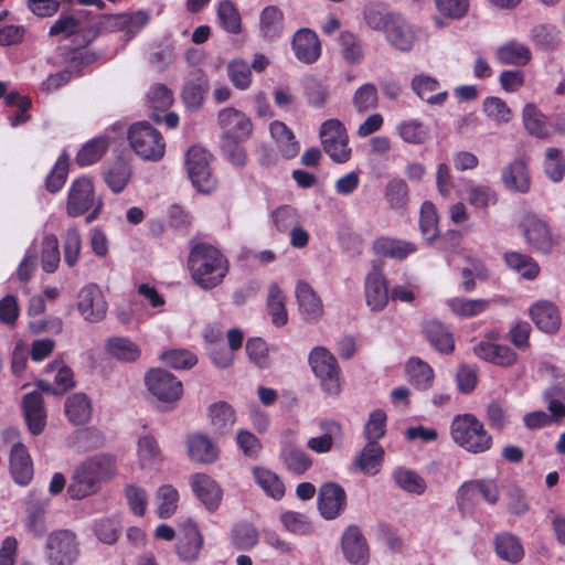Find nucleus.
<instances>
[{"mask_svg":"<svg viewBox=\"0 0 565 565\" xmlns=\"http://www.w3.org/2000/svg\"><path fill=\"white\" fill-rule=\"evenodd\" d=\"M147 97L149 106L153 110L151 118L157 122H160L162 118L157 114V111H166L171 107L173 103L172 92L162 84H154L150 87Z\"/></svg>","mask_w":565,"mask_h":565,"instance_id":"obj_44","label":"nucleus"},{"mask_svg":"<svg viewBox=\"0 0 565 565\" xmlns=\"http://www.w3.org/2000/svg\"><path fill=\"white\" fill-rule=\"evenodd\" d=\"M396 134L404 142L413 146L424 145L430 138L429 127L415 118L399 121L396 125Z\"/></svg>","mask_w":565,"mask_h":565,"instance_id":"obj_31","label":"nucleus"},{"mask_svg":"<svg viewBox=\"0 0 565 565\" xmlns=\"http://www.w3.org/2000/svg\"><path fill=\"white\" fill-rule=\"evenodd\" d=\"M186 452L190 460L203 465L213 463L220 455L217 446L203 434L188 436Z\"/></svg>","mask_w":565,"mask_h":565,"instance_id":"obj_23","label":"nucleus"},{"mask_svg":"<svg viewBox=\"0 0 565 565\" xmlns=\"http://www.w3.org/2000/svg\"><path fill=\"white\" fill-rule=\"evenodd\" d=\"M340 54L349 65H359L364 60V47L360 36L350 31H342L338 39Z\"/></svg>","mask_w":565,"mask_h":565,"instance_id":"obj_33","label":"nucleus"},{"mask_svg":"<svg viewBox=\"0 0 565 565\" xmlns=\"http://www.w3.org/2000/svg\"><path fill=\"white\" fill-rule=\"evenodd\" d=\"M489 301L484 299L451 298L447 301L448 307L457 316L472 317L488 309Z\"/></svg>","mask_w":565,"mask_h":565,"instance_id":"obj_54","label":"nucleus"},{"mask_svg":"<svg viewBox=\"0 0 565 565\" xmlns=\"http://www.w3.org/2000/svg\"><path fill=\"white\" fill-rule=\"evenodd\" d=\"M494 547L498 556L510 563H516L524 556V548L519 537L508 532L495 536Z\"/></svg>","mask_w":565,"mask_h":565,"instance_id":"obj_38","label":"nucleus"},{"mask_svg":"<svg viewBox=\"0 0 565 565\" xmlns=\"http://www.w3.org/2000/svg\"><path fill=\"white\" fill-rule=\"evenodd\" d=\"M9 469L15 483L28 486L31 482L34 475L33 461L22 443H15L11 447Z\"/></svg>","mask_w":565,"mask_h":565,"instance_id":"obj_20","label":"nucleus"},{"mask_svg":"<svg viewBox=\"0 0 565 565\" xmlns=\"http://www.w3.org/2000/svg\"><path fill=\"white\" fill-rule=\"evenodd\" d=\"M128 140L134 151L145 160L158 161L166 150L161 134L147 121H138L130 126Z\"/></svg>","mask_w":565,"mask_h":565,"instance_id":"obj_4","label":"nucleus"},{"mask_svg":"<svg viewBox=\"0 0 565 565\" xmlns=\"http://www.w3.org/2000/svg\"><path fill=\"white\" fill-rule=\"evenodd\" d=\"M23 411L28 424H43L46 419L44 401L38 392L24 395Z\"/></svg>","mask_w":565,"mask_h":565,"instance_id":"obj_55","label":"nucleus"},{"mask_svg":"<svg viewBox=\"0 0 565 565\" xmlns=\"http://www.w3.org/2000/svg\"><path fill=\"white\" fill-rule=\"evenodd\" d=\"M253 476L267 495L275 500H280L284 497L285 486L275 472L263 467H254Z\"/></svg>","mask_w":565,"mask_h":565,"instance_id":"obj_41","label":"nucleus"},{"mask_svg":"<svg viewBox=\"0 0 565 565\" xmlns=\"http://www.w3.org/2000/svg\"><path fill=\"white\" fill-rule=\"evenodd\" d=\"M296 297L299 310L303 318L308 321L318 320L323 313V305L313 290V288L306 281H298L296 286Z\"/></svg>","mask_w":565,"mask_h":565,"instance_id":"obj_27","label":"nucleus"},{"mask_svg":"<svg viewBox=\"0 0 565 565\" xmlns=\"http://www.w3.org/2000/svg\"><path fill=\"white\" fill-rule=\"evenodd\" d=\"M530 316L536 327L546 333L556 332L561 327L557 307L547 300H540L531 306Z\"/></svg>","mask_w":565,"mask_h":565,"instance_id":"obj_25","label":"nucleus"},{"mask_svg":"<svg viewBox=\"0 0 565 565\" xmlns=\"http://www.w3.org/2000/svg\"><path fill=\"white\" fill-rule=\"evenodd\" d=\"M482 110L497 125L507 124L511 120L512 113L510 107L499 97H487L482 103Z\"/></svg>","mask_w":565,"mask_h":565,"instance_id":"obj_58","label":"nucleus"},{"mask_svg":"<svg viewBox=\"0 0 565 565\" xmlns=\"http://www.w3.org/2000/svg\"><path fill=\"white\" fill-rule=\"evenodd\" d=\"M291 46L296 57L306 64L316 62L321 54L319 38L309 29L298 30L294 35Z\"/></svg>","mask_w":565,"mask_h":565,"instance_id":"obj_22","label":"nucleus"},{"mask_svg":"<svg viewBox=\"0 0 565 565\" xmlns=\"http://www.w3.org/2000/svg\"><path fill=\"white\" fill-rule=\"evenodd\" d=\"M273 222L280 233H287L300 223L297 210L290 205H281L271 213Z\"/></svg>","mask_w":565,"mask_h":565,"instance_id":"obj_62","label":"nucleus"},{"mask_svg":"<svg viewBox=\"0 0 565 565\" xmlns=\"http://www.w3.org/2000/svg\"><path fill=\"white\" fill-rule=\"evenodd\" d=\"M117 130L122 131L124 125L116 122L107 128L103 135L87 141L76 154L77 164L87 167L99 161L111 143L109 131Z\"/></svg>","mask_w":565,"mask_h":565,"instance_id":"obj_19","label":"nucleus"},{"mask_svg":"<svg viewBox=\"0 0 565 565\" xmlns=\"http://www.w3.org/2000/svg\"><path fill=\"white\" fill-rule=\"evenodd\" d=\"M156 499L158 501L157 514L160 519H169L175 513L179 503V491L173 486H160Z\"/></svg>","mask_w":565,"mask_h":565,"instance_id":"obj_45","label":"nucleus"},{"mask_svg":"<svg viewBox=\"0 0 565 565\" xmlns=\"http://www.w3.org/2000/svg\"><path fill=\"white\" fill-rule=\"evenodd\" d=\"M67 445L78 452H84L102 447L104 436L96 426H82L68 437Z\"/></svg>","mask_w":565,"mask_h":565,"instance_id":"obj_30","label":"nucleus"},{"mask_svg":"<svg viewBox=\"0 0 565 565\" xmlns=\"http://www.w3.org/2000/svg\"><path fill=\"white\" fill-rule=\"evenodd\" d=\"M280 459L287 470L296 476L303 475L312 465L309 456L300 448L286 445L280 451Z\"/></svg>","mask_w":565,"mask_h":565,"instance_id":"obj_40","label":"nucleus"},{"mask_svg":"<svg viewBox=\"0 0 565 565\" xmlns=\"http://www.w3.org/2000/svg\"><path fill=\"white\" fill-rule=\"evenodd\" d=\"M523 122L525 129L537 138L548 136L546 117L537 109L534 104H526L523 108Z\"/></svg>","mask_w":565,"mask_h":565,"instance_id":"obj_47","label":"nucleus"},{"mask_svg":"<svg viewBox=\"0 0 565 565\" xmlns=\"http://www.w3.org/2000/svg\"><path fill=\"white\" fill-rule=\"evenodd\" d=\"M145 382L149 393L160 403L174 404L182 396L181 381L166 370H150L145 376Z\"/></svg>","mask_w":565,"mask_h":565,"instance_id":"obj_7","label":"nucleus"},{"mask_svg":"<svg viewBox=\"0 0 565 565\" xmlns=\"http://www.w3.org/2000/svg\"><path fill=\"white\" fill-rule=\"evenodd\" d=\"M217 19L221 26L228 33L237 34L242 30V20L235 4L230 0H223L217 7Z\"/></svg>","mask_w":565,"mask_h":565,"instance_id":"obj_49","label":"nucleus"},{"mask_svg":"<svg viewBox=\"0 0 565 565\" xmlns=\"http://www.w3.org/2000/svg\"><path fill=\"white\" fill-rule=\"evenodd\" d=\"M308 362L323 392L331 396L338 395L341 391V370L335 356L324 347H315Z\"/></svg>","mask_w":565,"mask_h":565,"instance_id":"obj_3","label":"nucleus"},{"mask_svg":"<svg viewBox=\"0 0 565 565\" xmlns=\"http://www.w3.org/2000/svg\"><path fill=\"white\" fill-rule=\"evenodd\" d=\"M203 544L204 539L196 523H194L192 520H188L182 523L174 546L175 553L180 561L184 563H193L198 561Z\"/></svg>","mask_w":565,"mask_h":565,"instance_id":"obj_11","label":"nucleus"},{"mask_svg":"<svg viewBox=\"0 0 565 565\" xmlns=\"http://www.w3.org/2000/svg\"><path fill=\"white\" fill-rule=\"evenodd\" d=\"M384 448L381 445L366 444L355 456L353 467L366 476L381 471L384 461Z\"/></svg>","mask_w":565,"mask_h":565,"instance_id":"obj_28","label":"nucleus"},{"mask_svg":"<svg viewBox=\"0 0 565 565\" xmlns=\"http://www.w3.org/2000/svg\"><path fill=\"white\" fill-rule=\"evenodd\" d=\"M103 177L113 192L120 193L131 178V169L126 161L119 159L104 167Z\"/></svg>","mask_w":565,"mask_h":565,"instance_id":"obj_37","label":"nucleus"},{"mask_svg":"<svg viewBox=\"0 0 565 565\" xmlns=\"http://www.w3.org/2000/svg\"><path fill=\"white\" fill-rule=\"evenodd\" d=\"M44 373L52 377V382L36 381L35 385L41 392L61 396L75 386L74 372L63 360L50 362Z\"/></svg>","mask_w":565,"mask_h":565,"instance_id":"obj_10","label":"nucleus"},{"mask_svg":"<svg viewBox=\"0 0 565 565\" xmlns=\"http://www.w3.org/2000/svg\"><path fill=\"white\" fill-rule=\"evenodd\" d=\"M117 473V459L114 455L99 452L88 456L74 469L67 494L72 500H82L97 493L103 483Z\"/></svg>","mask_w":565,"mask_h":565,"instance_id":"obj_1","label":"nucleus"},{"mask_svg":"<svg viewBox=\"0 0 565 565\" xmlns=\"http://www.w3.org/2000/svg\"><path fill=\"white\" fill-rule=\"evenodd\" d=\"M188 267L193 281L204 290L221 285L228 273L227 258L214 246L198 243L192 245Z\"/></svg>","mask_w":565,"mask_h":565,"instance_id":"obj_2","label":"nucleus"},{"mask_svg":"<svg viewBox=\"0 0 565 565\" xmlns=\"http://www.w3.org/2000/svg\"><path fill=\"white\" fill-rule=\"evenodd\" d=\"M437 12L449 20L463 19L470 8V0H434Z\"/></svg>","mask_w":565,"mask_h":565,"instance_id":"obj_60","label":"nucleus"},{"mask_svg":"<svg viewBox=\"0 0 565 565\" xmlns=\"http://www.w3.org/2000/svg\"><path fill=\"white\" fill-rule=\"evenodd\" d=\"M42 246V268L46 273H54L61 259L56 236H44Z\"/></svg>","mask_w":565,"mask_h":565,"instance_id":"obj_61","label":"nucleus"},{"mask_svg":"<svg viewBox=\"0 0 565 565\" xmlns=\"http://www.w3.org/2000/svg\"><path fill=\"white\" fill-rule=\"evenodd\" d=\"M373 247L379 255L401 260L417 250V246L414 243L391 237L377 238Z\"/></svg>","mask_w":565,"mask_h":565,"instance_id":"obj_34","label":"nucleus"},{"mask_svg":"<svg viewBox=\"0 0 565 565\" xmlns=\"http://www.w3.org/2000/svg\"><path fill=\"white\" fill-rule=\"evenodd\" d=\"M504 262L509 268L525 279H534L540 273L539 264L522 253L508 252L504 254Z\"/></svg>","mask_w":565,"mask_h":565,"instance_id":"obj_43","label":"nucleus"},{"mask_svg":"<svg viewBox=\"0 0 565 565\" xmlns=\"http://www.w3.org/2000/svg\"><path fill=\"white\" fill-rule=\"evenodd\" d=\"M439 82L429 75H415L412 78L411 87L413 92L424 102L430 105H443L447 98V90L437 92L439 89Z\"/></svg>","mask_w":565,"mask_h":565,"instance_id":"obj_29","label":"nucleus"},{"mask_svg":"<svg viewBox=\"0 0 565 565\" xmlns=\"http://www.w3.org/2000/svg\"><path fill=\"white\" fill-rule=\"evenodd\" d=\"M77 309L81 316L89 322H98L105 318L107 302L96 284L86 285L79 290Z\"/></svg>","mask_w":565,"mask_h":565,"instance_id":"obj_12","label":"nucleus"},{"mask_svg":"<svg viewBox=\"0 0 565 565\" xmlns=\"http://www.w3.org/2000/svg\"><path fill=\"white\" fill-rule=\"evenodd\" d=\"M364 295L372 311L383 310L390 299L386 278L382 269L374 265L364 279Z\"/></svg>","mask_w":565,"mask_h":565,"instance_id":"obj_16","label":"nucleus"},{"mask_svg":"<svg viewBox=\"0 0 565 565\" xmlns=\"http://www.w3.org/2000/svg\"><path fill=\"white\" fill-rule=\"evenodd\" d=\"M480 502V493L475 480L463 482L457 492V505L462 514L470 515Z\"/></svg>","mask_w":565,"mask_h":565,"instance_id":"obj_52","label":"nucleus"},{"mask_svg":"<svg viewBox=\"0 0 565 565\" xmlns=\"http://www.w3.org/2000/svg\"><path fill=\"white\" fill-rule=\"evenodd\" d=\"M393 479L395 483L404 491L420 495L426 490V481L417 472L397 468L393 472Z\"/></svg>","mask_w":565,"mask_h":565,"instance_id":"obj_48","label":"nucleus"},{"mask_svg":"<svg viewBox=\"0 0 565 565\" xmlns=\"http://www.w3.org/2000/svg\"><path fill=\"white\" fill-rule=\"evenodd\" d=\"M520 228L527 244L541 253H550L553 237L547 223L535 214H525Z\"/></svg>","mask_w":565,"mask_h":565,"instance_id":"obj_14","label":"nucleus"},{"mask_svg":"<svg viewBox=\"0 0 565 565\" xmlns=\"http://www.w3.org/2000/svg\"><path fill=\"white\" fill-rule=\"evenodd\" d=\"M94 211L87 216L86 221L89 223L96 218L102 203L97 202L95 205L94 185L87 178H79L75 180L68 191L66 212L72 217H77L86 213L90 207Z\"/></svg>","mask_w":565,"mask_h":565,"instance_id":"obj_6","label":"nucleus"},{"mask_svg":"<svg viewBox=\"0 0 565 565\" xmlns=\"http://www.w3.org/2000/svg\"><path fill=\"white\" fill-rule=\"evenodd\" d=\"M501 180L510 191L526 193L531 188V178L526 162L515 159L502 169Z\"/></svg>","mask_w":565,"mask_h":565,"instance_id":"obj_26","label":"nucleus"},{"mask_svg":"<svg viewBox=\"0 0 565 565\" xmlns=\"http://www.w3.org/2000/svg\"><path fill=\"white\" fill-rule=\"evenodd\" d=\"M280 521L286 530L294 534L307 535L312 532V525L303 513L286 511L281 513Z\"/></svg>","mask_w":565,"mask_h":565,"instance_id":"obj_64","label":"nucleus"},{"mask_svg":"<svg viewBox=\"0 0 565 565\" xmlns=\"http://www.w3.org/2000/svg\"><path fill=\"white\" fill-rule=\"evenodd\" d=\"M108 352L117 360L132 362L140 355V349L127 338H111L107 342Z\"/></svg>","mask_w":565,"mask_h":565,"instance_id":"obj_51","label":"nucleus"},{"mask_svg":"<svg viewBox=\"0 0 565 565\" xmlns=\"http://www.w3.org/2000/svg\"><path fill=\"white\" fill-rule=\"evenodd\" d=\"M268 310L273 323L277 327L285 326L288 321V315L285 307V296L278 285L273 284L268 291Z\"/></svg>","mask_w":565,"mask_h":565,"instance_id":"obj_50","label":"nucleus"},{"mask_svg":"<svg viewBox=\"0 0 565 565\" xmlns=\"http://www.w3.org/2000/svg\"><path fill=\"white\" fill-rule=\"evenodd\" d=\"M409 382L418 390H428L434 382V371L428 363L419 358H412L406 363Z\"/></svg>","mask_w":565,"mask_h":565,"instance_id":"obj_39","label":"nucleus"},{"mask_svg":"<svg viewBox=\"0 0 565 565\" xmlns=\"http://www.w3.org/2000/svg\"><path fill=\"white\" fill-rule=\"evenodd\" d=\"M190 486L195 497L209 511H215L222 500V489L215 480L205 473H194L190 478Z\"/></svg>","mask_w":565,"mask_h":565,"instance_id":"obj_21","label":"nucleus"},{"mask_svg":"<svg viewBox=\"0 0 565 565\" xmlns=\"http://www.w3.org/2000/svg\"><path fill=\"white\" fill-rule=\"evenodd\" d=\"M347 504L344 489L334 482H327L321 486L318 495V509L326 520L335 519Z\"/></svg>","mask_w":565,"mask_h":565,"instance_id":"obj_18","label":"nucleus"},{"mask_svg":"<svg viewBox=\"0 0 565 565\" xmlns=\"http://www.w3.org/2000/svg\"><path fill=\"white\" fill-rule=\"evenodd\" d=\"M423 331L429 343L441 353L454 351V338L451 332L441 322L437 320H427L423 326Z\"/></svg>","mask_w":565,"mask_h":565,"instance_id":"obj_32","label":"nucleus"},{"mask_svg":"<svg viewBox=\"0 0 565 565\" xmlns=\"http://www.w3.org/2000/svg\"><path fill=\"white\" fill-rule=\"evenodd\" d=\"M186 168L192 184L203 193L215 188V179L210 171V154L201 147H192L186 153Z\"/></svg>","mask_w":565,"mask_h":565,"instance_id":"obj_8","label":"nucleus"},{"mask_svg":"<svg viewBox=\"0 0 565 565\" xmlns=\"http://www.w3.org/2000/svg\"><path fill=\"white\" fill-rule=\"evenodd\" d=\"M451 437L459 446L472 454L488 450L492 443L484 426H451Z\"/></svg>","mask_w":565,"mask_h":565,"instance_id":"obj_17","label":"nucleus"},{"mask_svg":"<svg viewBox=\"0 0 565 565\" xmlns=\"http://www.w3.org/2000/svg\"><path fill=\"white\" fill-rule=\"evenodd\" d=\"M419 228L427 241H433L438 234V215L435 205L425 201L420 207Z\"/></svg>","mask_w":565,"mask_h":565,"instance_id":"obj_56","label":"nucleus"},{"mask_svg":"<svg viewBox=\"0 0 565 565\" xmlns=\"http://www.w3.org/2000/svg\"><path fill=\"white\" fill-rule=\"evenodd\" d=\"M217 119L222 139L247 140L252 135L253 125L249 117L238 109L223 108Z\"/></svg>","mask_w":565,"mask_h":565,"instance_id":"obj_13","label":"nucleus"},{"mask_svg":"<svg viewBox=\"0 0 565 565\" xmlns=\"http://www.w3.org/2000/svg\"><path fill=\"white\" fill-rule=\"evenodd\" d=\"M497 57L502 64L522 66L529 63L532 54L526 45L519 42H509L498 49Z\"/></svg>","mask_w":565,"mask_h":565,"instance_id":"obj_42","label":"nucleus"},{"mask_svg":"<svg viewBox=\"0 0 565 565\" xmlns=\"http://www.w3.org/2000/svg\"><path fill=\"white\" fill-rule=\"evenodd\" d=\"M544 170L553 182H559L565 175V159L556 148H548L545 152Z\"/></svg>","mask_w":565,"mask_h":565,"instance_id":"obj_63","label":"nucleus"},{"mask_svg":"<svg viewBox=\"0 0 565 565\" xmlns=\"http://www.w3.org/2000/svg\"><path fill=\"white\" fill-rule=\"evenodd\" d=\"M45 555L50 565H73L79 555L75 533L70 530L52 532L46 540Z\"/></svg>","mask_w":565,"mask_h":565,"instance_id":"obj_5","label":"nucleus"},{"mask_svg":"<svg viewBox=\"0 0 565 565\" xmlns=\"http://www.w3.org/2000/svg\"><path fill=\"white\" fill-rule=\"evenodd\" d=\"M341 551L350 565H367L370 562V546L361 529L351 524L341 535Z\"/></svg>","mask_w":565,"mask_h":565,"instance_id":"obj_9","label":"nucleus"},{"mask_svg":"<svg viewBox=\"0 0 565 565\" xmlns=\"http://www.w3.org/2000/svg\"><path fill=\"white\" fill-rule=\"evenodd\" d=\"M259 29L266 40H275L284 30V13L276 6L265 7L259 15Z\"/></svg>","mask_w":565,"mask_h":565,"instance_id":"obj_36","label":"nucleus"},{"mask_svg":"<svg viewBox=\"0 0 565 565\" xmlns=\"http://www.w3.org/2000/svg\"><path fill=\"white\" fill-rule=\"evenodd\" d=\"M384 195L392 209L405 210L408 203V186L401 179L392 180L386 184Z\"/></svg>","mask_w":565,"mask_h":565,"instance_id":"obj_59","label":"nucleus"},{"mask_svg":"<svg viewBox=\"0 0 565 565\" xmlns=\"http://www.w3.org/2000/svg\"><path fill=\"white\" fill-rule=\"evenodd\" d=\"M227 75L232 84L241 90L247 89L252 84L250 66L242 58L232 60L227 64Z\"/></svg>","mask_w":565,"mask_h":565,"instance_id":"obj_57","label":"nucleus"},{"mask_svg":"<svg viewBox=\"0 0 565 565\" xmlns=\"http://www.w3.org/2000/svg\"><path fill=\"white\" fill-rule=\"evenodd\" d=\"M232 543L238 551H249L258 543V531L248 522H241L233 526Z\"/></svg>","mask_w":565,"mask_h":565,"instance_id":"obj_46","label":"nucleus"},{"mask_svg":"<svg viewBox=\"0 0 565 565\" xmlns=\"http://www.w3.org/2000/svg\"><path fill=\"white\" fill-rule=\"evenodd\" d=\"M65 414L73 424H87L92 417V404L84 393L70 395L64 404Z\"/></svg>","mask_w":565,"mask_h":565,"instance_id":"obj_35","label":"nucleus"},{"mask_svg":"<svg viewBox=\"0 0 565 565\" xmlns=\"http://www.w3.org/2000/svg\"><path fill=\"white\" fill-rule=\"evenodd\" d=\"M387 43L399 52L413 50L417 34L415 28L402 15H392L384 32Z\"/></svg>","mask_w":565,"mask_h":565,"instance_id":"obj_15","label":"nucleus"},{"mask_svg":"<svg viewBox=\"0 0 565 565\" xmlns=\"http://www.w3.org/2000/svg\"><path fill=\"white\" fill-rule=\"evenodd\" d=\"M473 352L478 358L502 367L512 366L516 362V353L504 344L481 341L475 345Z\"/></svg>","mask_w":565,"mask_h":565,"instance_id":"obj_24","label":"nucleus"},{"mask_svg":"<svg viewBox=\"0 0 565 565\" xmlns=\"http://www.w3.org/2000/svg\"><path fill=\"white\" fill-rule=\"evenodd\" d=\"M530 38L541 49H554L561 42V32L555 25L543 23L531 30Z\"/></svg>","mask_w":565,"mask_h":565,"instance_id":"obj_53","label":"nucleus"}]
</instances>
